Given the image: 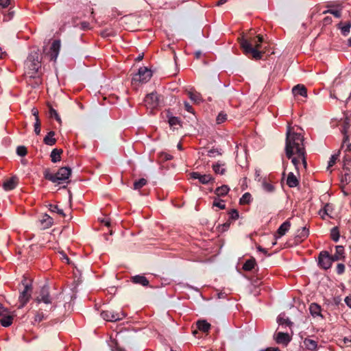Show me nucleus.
<instances>
[{"label":"nucleus","instance_id":"f257e3e1","mask_svg":"<svg viewBox=\"0 0 351 351\" xmlns=\"http://www.w3.org/2000/svg\"><path fill=\"white\" fill-rule=\"evenodd\" d=\"M253 34L254 33L250 32L249 35L239 38V40L243 52L246 56L251 55L253 59L258 60L262 58L263 54V52L259 50L263 42V37L261 35L253 37Z\"/></svg>","mask_w":351,"mask_h":351},{"label":"nucleus","instance_id":"f03ea898","mask_svg":"<svg viewBox=\"0 0 351 351\" xmlns=\"http://www.w3.org/2000/svg\"><path fill=\"white\" fill-rule=\"evenodd\" d=\"M291 128L288 126L286 134L285 154L289 159L292 158L293 155L298 156L306 151L304 145V136L301 134L292 132Z\"/></svg>","mask_w":351,"mask_h":351},{"label":"nucleus","instance_id":"7ed1b4c3","mask_svg":"<svg viewBox=\"0 0 351 351\" xmlns=\"http://www.w3.org/2000/svg\"><path fill=\"white\" fill-rule=\"evenodd\" d=\"M42 55L37 48H32L24 63L25 75L37 74L41 68Z\"/></svg>","mask_w":351,"mask_h":351},{"label":"nucleus","instance_id":"20e7f679","mask_svg":"<svg viewBox=\"0 0 351 351\" xmlns=\"http://www.w3.org/2000/svg\"><path fill=\"white\" fill-rule=\"evenodd\" d=\"M71 169L69 167H63L58 169L56 173H52L50 169L47 168L43 171L45 179L53 183L60 184L69 180L71 175Z\"/></svg>","mask_w":351,"mask_h":351},{"label":"nucleus","instance_id":"39448f33","mask_svg":"<svg viewBox=\"0 0 351 351\" xmlns=\"http://www.w3.org/2000/svg\"><path fill=\"white\" fill-rule=\"evenodd\" d=\"M153 71L147 66H141L137 73L132 74V84L139 85L147 83L152 77Z\"/></svg>","mask_w":351,"mask_h":351},{"label":"nucleus","instance_id":"423d86ee","mask_svg":"<svg viewBox=\"0 0 351 351\" xmlns=\"http://www.w3.org/2000/svg\"><path fill=\"white\" fill-rule=\"evenodd\" d=\"M56 297L51 295L49 293V287L47 285H44L41 287L38 295L35 299V301L38 303H44L45 304H51L49 311L54 310L57 304L54 302Z\"/></svg>","mask_w":351,"mask_h":351},{"label":"nucleus","instance_id":"0eeeda50","mask_svg":"<svg viewBox=\"0 0 351 351\" xmlns=\"http://www.w3.org/2000/svg\"><path fill=\"white\" fill-rule=\"evenodd\" d=\"M22 284L24 285V289L20 293L19 297V302L20 303L19 308H21L25 306L29 302L32 291V287L30 282H27L26 279L22 280Z\"/></svg>","mask_w":351,"mask_h":351},{"label":"nucleus","instance_id":"6e6552de","mask_svg":"<svg viewBox=\"0 0 351 351\" xmlns=\"http://www.w3.org/2000/svg\"><path fill=\"white\" fill-rule=\"evenodd\" d=\"M13 315L8 308L3 307L2 304L0 303V324L3 327L10 326L13 322Z\"/></svg>","mask_w":351,"mask_h":351},{"label":"nucleus","instance_id":"1a4fd4ad","mask_svg":"<svg viewBox=\"0 0 351 351\" xmlns=\"http://www.w3.org/2000/svg\"><path fill=\"white\" fill-rule=\"evenodd\" d=\"M101 317L108 322H117L125 317L123 312H115L114 311H104L101 313Z\"/></svg>","mask_w":351,"mask_h":351},{"label":"nucleus","instance_id":"9d476101","mask_svg":"<svg viewBox=\"0 0 351 351\" xmlns=\"http://www.w3.org/2000/svg\"><path fill=\"white\" fill-rule=\"evenodd\" d=\"M330 254L327 251H322L318 257V264L324 269H329L332 263Z\"/></svg>","mask_w":351,"mask_h":351},{"label":"nucleus","instance_id":"9b49d317","mask_svg":"<svg viewBox=\"0 0 351 351\" xmlns=\"http://www.w3.org/2000/svg\"><path fill=\"white\" fill-rule=\"evenodd\" d=\"M25 80L26 84L32 88H38L43 82L42 77L37 74H25Z\"/></svg>","mask_w":351,"mask_h":351},{"label":"nucleus","instance_id":"f8f14e48","mask_svg":"<svg viewBox=\"0 0 351 351\" xmlns=\"http://www.w3.org/2000/svg\"><path fill=\"white\" fill-rule=\"evenodd\" d=\"M143 105L149 114H154V93H148L144 99Z\"/></svg>","mask_w":351,"mask_h":351},{"label":"nucleus","instance_id":"ddd939ff","mask_svg":"<svg viewBox=\"0 0 351 351\" xmlns=\"http://www.w3.org/2000/svg\"><path fill=\"white\" fill-rule=\"evenodd\" d=\"M275 340L277 343L287 346L291 341V338L287 332H278L276 334Z\"/></svg>","mask_w":351,"mask_h":351},{"label":"nucleus","instance_id":"4468645a","mask_svg":"<svg viewBox=\"0 0 351 351\" xmlns=\"http://www.w3.org/2000/svg\"><path fill=\"white\" fill-rule=\"evenodd\" d=\"M60 49V41L59 40H55L50 47L51 51V60L56 61L59 54Z\"/></svg>","mask_w":351,"mask_h":351},{"label":"nucleus","instance_id":"2eb2a0df","mask_svg":"<svg viewBox=\"0 0 351 351\" xmlns=\"http://www.w3.org/2000/svg\"><path fill=\"white\" fill-rule=\"evenodd\" d=\"M191 176L192 178L199 180V182L204 184H208L209 182L213 180L212 176L210 174L202 175L198 172H193L191 173Z\"/></svg>","mask_w":351,"mask_h":351},{"label":"nucleus","instance_id":"dca6fc26","mask_svg":"<svg viewBox=\"0 0 351 351\" xmlns=\"http://www.w3.org/2000/svg\"><path fill=\"white\" fill-rule=\"evenodd\" d=\"M18 178L12 176L3 182V188L5 191H11L16 188Z\"/></svg>","mask_w":351,"mask_h":351},{"label":"nucleus","instance_id":"f3484780","mask_svg":"<svg viewBox=\"0 0 351 351\" xmlns=\"http://www.w3.org/2000/svg\"><path fill=\"white\" fill-rule=\"evenodd\" d=\"M130 280L132 283L140 285L143 287H148L149 285V281L145 276L143 275H136L132 276Z\"/></svg>","mask_w":351,"mask_h":351},{"label":"nucleus","instance_id":"a211bd4d","mask_svg":"<svg viewBox=\"0 0 351 351\" xmlns=\"http://www.w3.org/2000/svg\"><path fill=\"white\" fill-rule=\"evenodd\" d=\"M305 155H306V151L302 152V156L300 155V154H298L297 157H292L291 162L293 164V165L295 166V169L297 171H298V169H299L298 165L300 164V159H301V160L302 162V165L304 166V169L306 168V167H307V162H306V159Z\"/></svg>","mask_w":351,"mask_h":351},{"label":"nucleus","instance_id":"6ab92c4d","mask_svg":"<svg viewBox=\"0 0 351 351\" xmlns=\"http://www.w3.org/2000/svg\"><path fill=\"white\" fill-rule=\"evenodd\" d=\"M330 258L332 262L344 260L345 256L343 246L337 245L335 247V253L333 255H330Z\"/></svg>","mask_w":351,"mask_h":351},{"label":"nucleus","instance_id":"aec40b11","mask_svg":"<svg viewBox=\"0 0 351 351\" xmlns=\"http://www.w3.org/2000/svg\"><path fill=\"white\" fill-rule=\"evenodd\" d=\"M261 186L263 189L267 193H273L276 190L274 185L269 181V180L265 177L262 179Z\"/></svg>","mask_w":351,"mask_h":351},{"label":"nucleus","instance_id":"412c9836","mask_svg":"<svg viewBox=\"0 0 351 351\" xmlns=\"http://www.w3.org/2000/svg\"><path fill=\"white\" fill-rule=\"evenodd\" d=\"M305 348L308 351H317L318 349L317 342L309 338H305L303 341Z\"/></svg>","mask_w":351,"mask_h":351},{"label":"nucleus","instance_id":"4be33fe9","mask_svg":"<svg viewBox=\"0 0 351 351\" xmlns=\"http://www.w3.org/2000/svg\"><path fill=\"white\" fill-rule=\"evenodd\" d=\"M292 93L294 96H302L304 97H307V90L306 87L302 84H298L292 88Z\"/></svg>","mask_w":351,"mask_h":351},{"label":"nucleus","instance_id":"5701e85b","mask_svg":"<svg viewBox=\"0 0 351 351\" xmlns=\"http://www.w3.org/2000/svg\"><path fill=\"white\" fill-rule=\"evenodd\" d=\"M43 229L50 228L53 223V219L49 215L45 214L43 218L40 220Z\"/></svg>","mask_w":351,"mask_h":351},{"label":"nucleus","instance_id":"b1692460","mask_svg":"<svg viewBox=\"0 0 351 351\" xmlns=\"http://www.w3.org/2000/svg\"><path fill=\"white\" fill-rule=\"evenodd\" d=\"M287 184L291 188L295 187L299 184V180L294 175L293 173H292V172L289 173L287 179Z\"/></svg>","mask_w":351,"mask_h":351},{"label":"nucleus","instance_id":"393cba45","mask_svg":"<svg viewBox=\"0 0 351 351\" xmlns=\"http://www.w3.org/2000/svg\"><path fill=\"white\" fill-rule=\"evenodd\" d=\"M309 311H310L311 315L313 317H315L319 316L321 317H323V316L321 313V306L319 305H318L317 304L312 303L310 305Z\"/></svg>","mask_w":351,"mask_h":351},{"label":"nucleus","instance_id":"a878e982","mask_svg":"<svg viewBox=\"0 0 351 351\" xmlns=\"http://www.w3.org/2000/svg\"><path fill=\"white\" fill-rule=\"evenodd\" d=\"M291 227V223L289 221H285L281 226L278 228L277 230L278 237H280L285 235Z\"/></svg>","mask_w":351,"mask_h":351},{"label":"nucleus","instance_id":"bb28decb","mask_svg":"<svg viewBox=\"0 0 351 351\" xmlns=\"http://www.w3.org/2000/svg\"><path fill=\"white\" fill-rule=\"evenodd\" d=\"M55 134L53 131L48 132L43 139L45 144L50 146L55 145L56 143V139L54 138Z\"/></svg>","mask_w":351,"mask_h":351},{"label":"nucleus","instance_id":"cd10ccee","mask_svg":"<svg viewBox=\"0 0 351 351\" xmlns=\"http://www.w3.org/2000/svg\"><path fill=\"white\" fill-rule=\"evenodd\" d=\"M309 234V230L306 227H303L301 230H299L295 239L298 241H302L304 239H306Z\"/></svg>","mask_w":351,"mask_h":351},{"label":"nucleus","instance_id":"c85d7f7f","mask_svg":"<svg viewBox=\"0 0 351 351\" xmlns=\"http://www.w3.org/2000/svg\"><path fill=\"white\" fill-rule=\"evenodd\" d=\"M196 324L197 328L204 332H208L210 328V324L206 320H199Z\"/></svg>","mask_w":351,"mask_h":351},{"label":"nucleus","instance_id":"c756f323","mask_svg":"<svg viewBox=\"0 0 351 351\" xmlns=\"http://www.w3.org/2000/svg\"><path fill=\"white\" fill-rule=\"evenodd\" d=\"M62 153V150L61 149H53L51 152V161L54 163L60 161L61 160V154Z\"/></svg>","mask_w":351,"mask_h":351},{"label":"nucleus","instance_id":"7c9ffc66","mask_svg":"<svg viewBox=\"0 0 351 351\" xmlns=\"http://www.w3.org/2000/svg\"><path fill=\"white\" fill-rule=\"evenodd\" d=\"M213 169L215 173L223 175L226 172L225 163L217 162L213 164Z\"/></svg>","mask_w":351,"mask_h":351},{"label":"nucleus","instance_id":"2f4dec72","mask_svg":"<svg viewBox=\"0 0 351 351\" xmlns=\"http://www.w3.org/2000/svg\"><path fill=\"white\" fill-rule=\"evenodd\" d=\"M229 191H230V188L228 187V185H222L219 187H217L215 189V193L217 196H225L228 194Z\"/></svg>","mask_w":351,"mask_h":351},{"label":"nucleus","instance_id":"473e14b6","mask_svg":"<svg viewBox=\"0 0 351 351\" xmlns=\"http://www.w3.org/2000/svg\"><path fill=\"white\" fill-rule=\"evenodd\" d=\"M256 265V261L254 258H250L247 260L243 265V269L245 271H251Z\"/></svg>","mask_w":351,"mask_h":351},{"label":"nucleus","instance_id":"72a5a7b5","mask_svg":"<svg viewBox=\"0 0 351 351\" xmlns=\"http://www.w3.org/2000/svg\"><path fill=\"white\" fill-rule=\"evenodd\" d=\"M278 323L280 325H286L290 326L292 325V322L289 318L285 317V314H280L278 317Z\"/></svg>","mask_w":351,"mask_h":351},{"label":"nucleus","instance_id":"f704fd0d","mask_svg":"<svg viewBox=\"0 0 351 351\" xmlns=\"http://www.w3.org/2000/svg\"><path fill=\"white\" fill-rule=\"evenodd\" d=\"M340 234L338 227L335 226L330 230V237L335 241L337 242L339 239Z\"/></svg>","mask_w":351,"mask_h":351},{"label":"nucleus","instance_id":"c9c22d12","mask_svg":"<svg viewBox=\"0 0 351 351\" xmlns=\"http://www.w3.org/2000/svg\"><path fill=\"white\" fill-rule=\"evenodd\" d=\"M49 209L51 213H56L62 217L65 216L63 210L60 208L58 205L49 204Z\"/></svg>","mask_w":351,"mask_h":351},{"label":"nucleus","instance_id":"e433bc0d","mask_svg":"<svg viewBox=\"0 0 351 351\" xmlns=\"http://www.w3.org/2000/svg\"><path fill=\"white\" fill-rule=\"evenodd\" d=\"M147 184V180L145 178H141L138 180H136L134 182V186L133 189L134 190H139L143 186H144Z\"/></svg>","mask_w":351,"mask_h":351},{"label":"nucleus","instance_id":"4c0bfd02","mask_svg":"<svg viewBox=\"0 0 351 351\" xmlns=\"http://www.w3.org/2000/svg\"><path fill=\"white\" fill-rule=\"evenodd\" d=\"M173 156L165 152H160L158 154V162L170 160H171Z\"/></svg>","mask_w":351,"mask_h":351},{"label":"nucleus","instance_id":"58836bf2","mask_svg":"<svg viewBox=\"0 0 351 351\" xmlns=\"http://www.w3.org/2000/svg\"><path fill=\"white\" fill-rule=\"evenodd\" d=\"M351 27V23L347 22L344 25L340 27L341 33L344 36H347L348 33L350 32V29Z\"/></svg>","mask_w":351,"mask_h":351},{"label":"nucleus","instance_id":"ea45409f","mask_svg":"<svg viewBox=\"0 0 351 351\" xmlns=\"http://www.w3.org/2000/svg\"><path fill=\"white\" fill-rule=\"evenodd\" d=\"M339 151L337 154H333L331 156L330 160L328 161V165L327 169H328L331 167H332L335 163L337 160L339 158Z\"/></svg>","mask_w":351,"mask_h":351},{"label":"nucleus","instance_id":"a19ab883","mask_svg":"<svg viewBox=\"0 0 351 351\" xmlns=\"http://www.w3.org/2000/svg\"><path fill=\"white\" fill-rule=\"evenodd\" d=\"M251 195L249 193H245L243 195L240 199V203L241 204H249L251 201Z\"/></svg>","mask_w":351,"mask_h":351},{"label":"nucleus","instance_id":"79ce46f5","mask_svg":"<svg viewBox=\"0 0 351 351\" xmlns=\"http://www.w3.org/2000/svg\"><path fill=\"white\" fill-rule=\"evenodd\" d=\"M332 211V206L329 204H326L324 208L319 211V213L325 215L330 216V213Z\"/></svg>","mask_w":351,"mask_h":351},{"label":"nucleus","instance_id":"37998d69","mask_svg":"<svg viewBox=\"0 0 351 351\" xmlns=\"http://www.w3.org/2000/svg\"><path fill=\"white\" fill-rule=\"evenodd\" d=\"M49 114L51 117H54L57 121H61V119L58 115L57 111L55 109H53L51 106H50L49 108Z\"/></svg>","mask_w":351,"mask_h":351},{"label":"nucleus","instance_id":"c03bdc74","mask_svg":"<svg viewBox=\"0 0 351 351\" xmlns=\"http://www.w3.org/2000/svg\"><path fill=\"white\" fill-rule=\"evenodd\" d=\"M27 153V148L25 146H18L16 148V154L20 156H25Z\"/></svg>","mask_w":351,"mask_h":351},{"label":"nucleus","instance_id":"a18cd8bd","mask_svg":"<svg viewBox=\"0 0 351 351\" xmlns=\"http://www.w3.org/2000/svg\"><path fill=\"white\" fill-rule=\"evenodd\" d=\"M169 123L170 126L175 127L177 125H180V121L178 117H170L169 118Z\"/></svg>","mask_w":351,"mask_h":351},{"label":"nucleus","instance_id":"49530a36","mask_svg":"<svg viewBox=\"0 0 351 351\" xmlns=\"http://www.w3.org/2000/svg\"><path fill=\"white\" fill-rule=\"evenodd\" d=\"M115 35L114 32L112 29H106L101 32V36L103 38H107L110 36H114Z\"/></svg>","mask_w":351,"mask_h":351},{"label":"nucleus","instance_id":"de8ad7c7","mask_svg":"<svg viewBox=\"0 0 351 351\" xmlns=\"http://www.w3.org/2000/svg\"><path fill=\"white\" fill-rule=\"evenodd\" d=\"M189 98L195 101V102H198L199 101L201 100V96L199 93H193V92H189Z\"/></svg>","mask_w":351,"mask_h":351},{"label":"nucleus","instance_id":"09e8293b","mask_svg":"<svg viewBox=\"0 0 351 351\" xmlns=\"http://www.w3.org/2000/svg\"><path fill=\"white\" fill-rule=\"evenodd\" d=\"M227 119V115L226 114L223 113V112H220L218 116L217 117V123L218 124H220L223 122H224Z\"/></svg>","mask_w":351,"mask_h":351},{"label":"nucleus","instance_id":"8fccbe9b","mask_svg":"<svg viewBox=\"0 0 351 351\" xmlns=\"http://www.w3.org/2000/svg\"><path fill=\"white\" fill-rule=\"evenodd\" d=\"M330 13L334 15L336 18H340L341 16L340 10H327L323 12V14Z\"/></svg>","mask_w":351,"mask_h":351},{"label":"nucleus","instance_id":"3c124183","mask_svg":"<svg viewBox=\"0 0 351 351\" xmlns=\"http://www.w3.org/2000/svg\"><path fill=\"white\" fill-rule=\"evenodd\" d=\"M46 319L45 315L43 312H37L35 315L34 321L40 322L43 319Z\"/></svg>","mask_w":351,"mask_h":351},{"label":"nucleus","instance_id":"603ef678","mask_svg":"<svg viewBox=\"0 0 351 351\" xmlns=\"http://www.w3.org/2000/svg\"><path fill=\"white\" fill-rule=\"evenodd\" d=\"M229 215H230V219H232L233 220L237 219L239 217V212L236 209L231 210L229 213Z\"/></svg>","mask_w":351,"mask_h":351},{"label":"nucleus","instance_id":"864d4df0","mask_svg":"<svg viewBox=\"0 0 351 351\" xmlns=\"http://www.w3.org/2000/svg\"><path fill=\"white\" fill-rule=\"evenodd\" d=\"M34 132L36 135H39L40 133V123L39 118H37V121H36L34 123Z\"/></svg>","mask_w":351,"mask_h":351},{"label":"nucleus","instance_id":"5fc2aeb1","mask_svg":"<svg viewBox=\"0 0 351 351\" xmlns=\"http://www.w3.org/2000/svg\"><path fill=\"white\" fill-rule=\"evenodd\" d=\"M213 206L219 208L220 209H225L226 205L223 200L214 201Z\"/></svg>","mask_w":351,"mask_h":351},{"label":"nucleus","instance_id":"6e6d98bb","mask_svg":"<svg viewBox=\"0 0 351 351\" xmlns=\"http://www.w3.org/2000/svg\"><path fill=\"white\" fill-rule=\"evenodd\" d=\"M221 153L217 149H211L208 151V156L210 157H214L216 155H221Z\"/></svg>","mask_w":351,"mask_h":351},{"label":"nucleus","instance_id":"4d7b16f0","mask_svg":"<svg viewBox=\"0 0 351 351\" xmlns=\"http://www.w3.org/2000/svg\"><path fill=\"white\" fill-rule=\"evenodd\" d=\"M345 271V265L343 263H339L337 265V272L338 274H342Z\"/></svg>","mask_w":351,"mask_h":351},{"label":"nucleus","instance_id":"13d9d810","mask_svg":"<svg viewBox=\"0 0 351 351\" xmlns=\"http://www.w3.org/2000/svg\"><path fill=\"white\" fill-rule=\"evenodd\" d=\"M350 161H351L350 158H348L346 157L344 158L343 169L347 171H350L349 163L350 162Z\"/></svg>","mask_w":351,"mask_h":351},{"label":"nucleus","instance_id":"bf43d9fd","mask_svg":"<svg viewBox=\"0 0 351 351\" xmlns=\"http://www.w3.org/2000/svg\"><path fill=\"white\" fill-rule=\"evenodd\" d=\"M60 254L61 255V257H60L61 260H62L63 261H65L67 264H71L70 259L69 258L67 255L64 252H61Z\"/></svg>","mask_w":351,"mask_h":351},{"label":"nucleus","instance_id":"052dcab7","mask_svg":"<svg viewBox=\"0 0 351 351\" xmlns=\"http://www.w3.org/2000/svg\"><path fill=\"white\" fill-rule=\"evenodd\" d=\"M348 128H349V124H348V122H344V123H343V126H342L341 132H342L343 134L348 133Z\"/></svg>","mask_w":351,"mask_h":351},{"label":"nucleus","instance_id":"680f3d73","mask_svg":"<svg viewBox=\"0 0 351 351\" xmlns=\"http://www.w3.org/2000/svg\"><path fill=\"white\" fill-rule=\"evenodd\" d=\"M10 3V0H0V5L3 8L8 7Z\"/></svg>","mask_w":351,"mask_h":351},{"label":"nucleus","instance_id":"e2e57ef3","mask_svg":"<svg viewBox=\"0 0 351 351\" xmlns=\"http://www.w3.org/2000/svg\"><path fill=\"white\" fill-rule=\"evenodd\" d=\"M332 18L330 16H326L323 19V23L324 25H329L332 23Z\"/></svg>","mask_w":351,"mask_h":351},{"label":"nucleus","instance_id":"0e129e2a","mask_svg":"<svg viewBox=\"0 0 351 351\" xmlns=\"http://www.w3.org/2000/svg\"><path fill=\"white\" fill-rule=\"evenodd\" d=\"M350 181V176L349 173H346L342 178V182H349Z\"/></svg>","mask_w":351,"mask_h":351},{"label":"nucleus","instance_id":"69168bd1","mask_svg":"<svg viewBox=\"0 0 351 351\" xmlns=\"http://www.w3.org/2000/svg\"><path fill=\"white\" fill-rule=\"evenodd\" d=\"M80 25L82 29H86L89 28L90 24L88 22L84 21L80 23Z\"/></svg>","mask_w":351,"mask_h":351},{"label":"nucleus","instance_id":"338daca9","mask_svg":"<svg viewBox=\"0 0 351 351\" xmlns=\"http://www.w3.org/2000/svg\"><path fill=\"white\" fill-rule=\"evenodd\" d=\"M346 304L351 308V295L347 296L344 300Z\"/></svg>","mask_w":351,"mask_h":351},{"label":"nucleus","instance_id":"774afa93","mask_svg":"<svg viewBox=\"0 0 351 351\" xmlns=\"http://www.w3.org/2000/svg\"><path fill=\"white\" fill-rule=\"evenodd\" d=\"M261 351H280V349L278 348L270 347V348H267L264 349V350H261Z\"/></svg>","mask_w":351,"mask_h":351}]
</instances>
